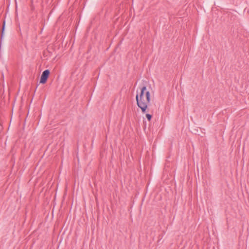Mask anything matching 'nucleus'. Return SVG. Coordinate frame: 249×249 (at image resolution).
I'll return each mask as SVG.
<instances>
[{"label":"nucleus","mask_w":249,"mask_h":249,"mask_svg":"<svg viewBox=\"0 0 249 249\" xmlns=\"http://www.w3.org/2000/svg\"><path fill=\"white\" fill-rule=\"evenodd\" d=\"M146 117L149 121H150L152 118V116L150 114L147 113L146 114Z\"/></svg>","instance_id":"obj_4"},{"label":"nucleus","mask_w":249,"mask_h":249,"mask_svg":"<svg viewBox=\"0 0 249 249\" xmlns=\"http://www.w3.org/2000/svg\"><path fill=\"white\" fill-rule=\"evenodd\" d=\"M5 27V19H4L2 22V26L1 31V36H0L1 39H2V38L3 36V35H4Z\"/></svg>","instance_id":"obj_3"},{"label":"nucleus","mask_w":249,"mask_h":249,"mask_svg":"<svg viewBox=\"0 0 249 249\" xmlns=\"http://www.w3.org/2000/svg\"><path fill=\"white\" fill-rule=\"evenodd\" d=\"M50 70L47 69L43 71L40 79V83L45 84L47 81V79L50 75Z\"/></svg>","instance_id":"obj_2"},{"label":"nucleus","mask_w":249,"mask_h":249,"mask_svg":"<svg viewBox=\"0 0 249 249\" xmlns=\"http://www.w3.org/2000/svg\"><path fill=\"white\" fill-rule=\"evenodd\" d=\"M146 89V86H143L141 88L140 93H137L136 96L137 105L143 113L148 111V106L150 102V93Z\"/></svg>","instance_id":"obj_1"}]
</instances>
